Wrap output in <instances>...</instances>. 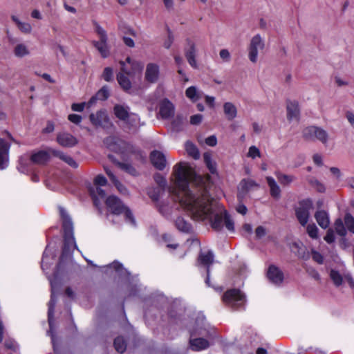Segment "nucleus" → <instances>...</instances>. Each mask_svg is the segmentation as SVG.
<instances>
[{
    "label": "nucleus",
    "mask_w": 354,
    "mask_h": 354,
    "mask_svg": "<svg viewBox=\"0 0 354 354\" xmlns=\"http://www.w3.org/2000/svg\"><path fill=\"white\" fill-rule=\"evenodd\" d=\"M50 159V154L46 151H38L32 153L30 156V160L37 165H44Z\"/></svg>",
    "instance_id": "obj_21"
},
{
    "label": "nucleus",
    "mask_w": 354,
    "mask_h": 354,
    "mask_svg": "<svg viewBox=\"0 0 354 354\" xmlns=\"http://www.w3.org/2000/svg\"><path fill=\"white\" fill-rule=\"evenodd\" d=\"M214 100H215V98L214 97H212V96L206 95L205 97V103L208 106H209L210 107H214Z\"/></svg>",
    "instance_id": "obj_63"
},
{
    "label": "nucleus",
    "mask_w": 354,
    "mask_h": 354,
    "mask_svg": "<svg viewBox=\"0 0 354 354\" xmlns=\"http://www.w3.org/2000/svg\"><path fill=\"white\" fill-rule=\"evenodd\" d=\"M106 205L109 212L115 215L124 214L125 220L132 225L136 224L133 216L130 209L115 196H109L106 200Z\"/></svg>",
    "instance_id": "obj_4"
},
{
    "label": "nucleus",
    "mask_w": 354,
    "mask_h": 354,
    "mask_svg": "<svg viewBox=\"0 0 354 354\" xmlns=\"http://www.w3.org/2000/svg\"><path fill=\"white\" fill-rule=\"evenodd\" d=\"M330 277L336 286H338L342 284V277L337 271L332 270L330 273Z\"/></svg>",
    "instance_id": "obj_45"
},
{
    "label": "nucleus",
    "mask_w": 354,
    "mask_h": 354,
    "mask_svg": "<svg viewBox=\"0 0 354 354\" xmlns=\"http://www.w3.org/2000/svg\"><path fill=\"white\" fill-rule=\"evenodd\" d=\"M55 305V301L53 299V295L51 296V299L49 301L48 304V319L50 328H52L53 321V313H54V308Z\"/></svg>",
    "instance_id": "obj_40"
},
{
    "label": "nucleus",
    "mask_w": 354,
    "mask_h": 354,
    "mask_svg": "<svg viewBox=\"0 0 354 354\" xmlns=\"http://www.w3.org/2000/svg\"><path fill=\"white\" fill-rule=\"evenodd\" d=\"M14 55L17 57H24L25 56H27L30 54V50L26 45L24 44H18L15 46L14 48Z\"/></svg>",
    "instance_id": "obj_33"
},
{
    "label": "nucleus",
    "mask_w": 354,
    "mask_h": 354,
    "mask_svg": "<svg viewBox=\"0 0 354 354\" xmlns=\"http://www.w3.org/2000/svg\"><path fill=\"white\" fill-rule=\"evenodd\" d=\"M267 277L272 283L277 285L281 284L283 281V274L282 271L274 265L269 266Z\"/></svg>",
    "instance_id": "obj_14"
},
{
    "label": "nucleus",
    "mask_w": 354,
    "mask_h": 354,
    "mask_svg": "<svg viewBox=\"0 0 354 354\" xmlns=\"http://www.w3.org/2000/svg\"><path fill=\"white\" fill-rule=\"evenodd\" d=\"M107 183L106 178L102 175H97L94 179L95 185L104 186Z\"/></svg>",
    "instance_id": "obj_50"
},
{
    "label": "nucleus",
    "mask_w": 354,
    "mask_h": 354,
    "mask_svg": "<svg viewBox=\"0 0 354 354\" xmlns=\"http://www.w3.org/2000/svg\"><path fill=\"white\" fill-rule=\"evenodd\" d=\"M10 145L4 139L0 138V169L6 168L9 159Z\"/></svg>",
    "instance_id": "obj_13"
},
{
    "label": "nucleus",
    "mask_w": 354,
    "mask_h": 354,
    "mask_svg": "<svg viewBox=\"0 0 354 354\" xmlns=\"http://www.w3.org/2000/svg\"><path fill=\"white\" fill-rule=\"evenodd\" d=\"M104 171L112 183L116 182L117 178L109 168L104 167Z\"/></svg>",
    "instance_id": "obj_62"
},
{
    "label": "nucleus",
    "mask_w": 354,
    "mask_h": 354,
    "mask_svg": "<svg viewBox=\"0 0 354 354\" xmlns=\"http://www.w3.org/2000/svg\"><path fill=\"white\" fill-rule=\"evenodd\" d=\"M159 113L162 118L168 119L173 117L174 114V106L168 100H163L160 104Z\"/></svg>",
    "instance_id": "obj_17"
},
{
    "label": "nucleus",
    "mask_w": 354,
    "mask_h": 354,
    "mask_svg": "<svg viewBox=\"0 0 354 354\" xmlns=\"http://www.w3.org/2000/svg\"><path fill=\"white\" fill-rule=\"evenodd\" d=\"M203 119V115L201 114H196L191 116L190 118V123L192 124L196 125L198 124L201 122Z\"/></svg>",
    "instance_id": "obj_54"
},
{
    "label": "nucleus",
    "mask_w": 354,
    "mask_h": 354,
    "mask_svg": "<svg viewBox=\"0 0 354 354\" xmlns=\"http://www.w3.org/2000/svg\"><path fill=\"white\" fill-rule=\"evenodd\" d=\"M185 150L189 156H192L194 159H198L200 154L197 147L191 142H187L185 143Z\"/></svg>",
    "instance_id": "obj_36"
},
{
    "label": "nucleus",
    "mask_w": 354,
    "mask_h": 354,
    "mask_svg": "<svg viewBox=\"0 0 354 354\" xmlns=\"http://www.w3.org/2000/svg\"><path fill=\"white\" fill-rule=\"evenodd\" d=\"M173 41L174 36L172 32L169 29H168V38L163 44L164 47L167 49L169 48L171 44H173Z\"/></svg>",
    "instance_id": "obj_52"
},
{
    "label": "nucleus",
    "mask_w": 354,
    "mask_h": 354,
    "mask_svg": "<svg viewBox=\"0 0 354 354\" xmlns=\"http://www.w3.org/2000/svg\"><path fill=\"white\" fill-rule=\"evenodd\" d=\"M113 113L117 118L122 122L126 120L129 113V107L122 104H115L113 107Z\"/></svg>",
    "instance_id": "obj_24"
},
{
    "label": "nucleus",
    "mask_w": 354,
    "mask_h": 354,
    "mask_svg": "<svg viewBox=\"0 0 354 354\" xmlns=\"http://www.w3.org/2000/svg\"><path fill=\"white\" fill-rule=\"evenodd\" d=\"M102 77L106 82L112 81L113 80V69L110 67H106L104 69Z\"/></svg>",
    "instance_id": "obj_47"
},
{
    "label": "nucleus",
    "mask_w": 354,
    "mask_h": 354,
    "mask_svg": "<svg viewBox=\"0 0 354 354\" xmlns=\"http://www.w3.org/2000/svg\"><path fill=\"white\" fill-rule=\"evenodd\" d=\"M152 165L158 170H163L166 166V158L159 151H153L150 154Z\"/></svg>",
    "instance_id": "obj_16"
},
{
    "label": "nucleus",
    "mask_w": 354,
    "mask_h": 354,
    "mask_svg": "<svg viewBox=\"0 0 354 354\" xmlns=\"http://www.w3.org/2000/svg\"><path fill=\"white\" fill-rule=\"evenodd\" d=\"M105 144L108 145L111 150L117 153H123L124 151L121 150L119 147L126 145V143L124 141L116 139L113 137L107 138L105 140Z\"/></svg>",
    "instance_id": "obj_25"
},
{
    "label": "nucleus",
    "mask_w": 354,
    "mask_h": 354,
    "mask_svg": "<svg viewBox=\"0 0 354 354\" xmlns=\"http://www.w3.org/2000/svg\"><path fill=\"white\" fill-rule=\"evenodd\" d=\"M256 236L259 239L266 235V229L263 226H259L255 230Z\"/></svg>",
    "instance_id": "obj_59"
},
{
    "label": "nucleus",
    "mask_w": 354,
    "mask_h": 354,
    "mask_svg": "<svg viewBox=\"0 0 354 354\" xmlns=\"http://www.w3.org/2000/svg\"><path fill=\"white\" fill-rule=\"evenodd\" d=\"M259 184L250 178L241 180L238 187V198H243L250 191L259 187Z\"/></svg>",
    "instance_id": "obj_11"
},
{
    "label": "nucleus",
    "mask_w": 354,
    "mask_h": 354,
    "mask_svg": "<svg viewBox=\"0 0 354 354\" xmlns=\"http://www.w3.org/2000/svg\"><path fill=\"white\" fill-rule=\"evenodd\" d=\"M50 153L54 156L57 157L58 158L66 162L70 167L73 168H77L78 163L71 156L59 150L51 149Z\"/></svg>",
    "instance_id": "obj_22"
},
{
    "label": "nucleus",
    "mask_w": 354,
    "mask_h": 354,
    "mask_svg": "<svg viewBox=\"0 0 354 354\" xmlns=\"http://www.w3.org/2000/svg\"><path fill=\"white\" fill-rule=\"evenodd\" d=\"M175 187L172 190L174 200L178 201L191 217L196 221H208L211 227L220 231L223 226L230 232L234 223L224 207L209 194L207 179L197 176L187 162L174 167Z\"/></svg>",
    "instance_id": "obj_1"
},
{
    "label": "nucleus",
    "mask_w": 354,
    "mask_h": 354,
    "mask_svg": "<svg viewBox=\"0 0 354 354\" xmlns=\"http://www.w3.org/2000/svg\"><path fill=\"white\" fill-rule=\"evenodd\" d=\"M93 45L97 49L103 58L109 57V48L107 44V40L100 39L97 41H93Z\"/></svg>",
    "instance_id": "obj_29"
},
{
    "label": "nucleus",
    "mask_w": 354,
    "mask_h": 354,
    "mask_svg": "<svg viewBox=\"0 0 354 354\" xmlns=\"http://www.w3.org/2000/svg\"><path fill=\"white\" fill-rule=\"evenodd\" d=\"M274 174L279 183L283 186L288 185L295 180V177L294 176L284 174L280 171H276Z\"/></svg>",
    "instance_id": "obj_32"
},
{
    "label": "nucleus",
    "mask_w": 354,
    "mask_h": 354,
    "mask_svg": "<svg viewBox=\"0 0 354 354\" xmlns=\"http://www.w3.org/2000/svg\"><path fill=\"white\" fill-rule=\"evenodd\" d=\"M312 258L315 261H316L319 264H322L324 262L323 256L317 251H312Z\"/></svg>",
    "instance_id": "obj_53"
},
{
    "label": "nucleus",
    "mask_w": 354,
    "mask_h": 354,
    "mask_svg": "<svg viewBox=\"0 0 354 354\" xmlns=\"http://www.w3.org/2000/svg\"><path fill=\"white\" fill-rule=\"evenodd\" d=\"M59 211L64 230V247L61 255L63 259L76 248L77 245L73 236V224L70 216L62 207H59Z\"/></svg>",
    "instance_id": "obj_2"
},
{
    "label": "nucleus",
    "mask_w": 354,
    "mask_h": 354,
    "mask_svg": "<svg viewBox=\"0 0 354 354\" xmlns=\"http://www.w3.org/2000/svg\"><path fill=\"white\" fill-rule=\"evenodd\" d=\"M160 76L159 66L155 63H149L146 66L145 77L147 82L154 84L158 82Z\"/></svg>",
    "instance_id": "obj_12"
},
{
    "label": "nucleus",
    "mask_w": 354,
    "mask_h": 354,
    "mask_svg": "<svg viewBox=\"0 0 354 354\" xmlns=\"http://www.w3.org/2000/svg\"><path fill=\"white\" fill-rule=\"evenodd\" d=\"M346 118H347L348 121L349 122V123L352 126H354V114L352 112L348 111L346 113Z\"/></svg>",
    "instance_id": "obj_64"
},
{
    "label": "nucleus",
    "mask_w": 354,
    "mask_h": 354,
    "mask_svg": "<svg viewBox=\"0 0 354 354\" xmlns=\"http://www.w3.org/2000/svg\"><path fill=\"white\" fill-rule=\"evenodd\" d=\"M264 47V41L260 35L257 34L251 39L248 48V58L251 62H257L259 52L263 50Z\"/></svg>",
    "instance_id": "obj_8"
},
{
    "label": "nucleus",
    "mask_w": 354,
    "mask_h": 354,
    "mask_svg": "<svg viewBox=\"0 0 354 354\" xmlns=\"http://www.w3.org/2000/svg\"><path fill=\"white\" fill-rule=\"evenodd\" d=\"M114 346L118 353H122L127 348V344L122 337H118L114 339Z\"/></svg>",
    "instance_id": "obj_39"
},
{
    "label": "nucleus",
    "mask_w": 354,
    "mask_h": 354,
    "mask_svg": "<svg viewBox=\"0 0 354 354\" xmlns=\"http://www.w3.org/2000/svg\"><path fill=\"white\" fill-rule=\"evenodd\" d=\"M204 162L212 174H214L216 171V164L212 160L211 154L209 153H205L203 154Z\"/></svg>",
    "instance_id": "obj_38"
},
{
    "label": "nucleus",
    "mask_w": 354,
    "mask_h": 354,
    "mask_svg": "<svg viewBox=\"0 0 354 354\" xmlns=\"http://www.w3.org/2000/svg\"><path fill=\"white\" fill-rule=\"evenodd\" d=\"M85 105H86L85 102L74 103L72 104L71 109L74 111L81 112L84 110Z\"/></svg>",
    "instance_id": "obj_56"
},
{
    "label": "nucleus",
    "mask_w": 354,
    "mask_h": 354,
    "mask_svg": "<svg viewBox=\"0 0 354 354\" xmlns=\"http://www.w3.org/2000/svg\"><path fill=\"white\" fill-rule=\"evenodd\" d=\"M248 157L254 159L256 158L261 157V152L259 149L256 146H251L247 154Z\"/></svg>",
    "instance_id": "obj_46"
},
{
    "label": "nucleus",
    "mask_w": 354,
    "mask_h": 354,
    "mask_svg": "<svg viewBox=\"0 0 354 354\" xmlns=\"http://www.w3.org/2000/svg\"><path fill=\"white\" fill-rule=\"evenodd\" d=\"M123 122L124 129L128 131H135L140 127V117L136 113H131Z\"/></svg>",
    "instance_id": "obj_19"
},
{
    "label": "nucleus",
    "mask_w": 354,
    "mask_h": 354,
    "mask_svg": "<svg viewBox=\"0 0 354 354\" xmlns=\"http://www.w3.org/2000/svg\"><path fill=\"white\" fill-rule=\"evenodd\" d=\"M126 61L131 66V70L127 68L125 62L120 61L121 71L117 75V80L124 91H129L131 88V83L125 75L132 76L136 71L140 72L143 68V65L141 62L132 60L130 57H127Z\"/></svg>",
    "instance_id": "obj_3"
},
{
    "label": "nucleus",
    "mask_w": 354,
    "mask_h": 354,
    "mask_svg": "<svg viewBox=\"0 0 354 354\" xmlns=\"http://www.w3.org/2000/svg\"><path fill=\"white\" fill-rule=\"evenodd\" d=\"M174 58L175 63L178 66V69L183 68L182 66L184 65V61L183 57L180 55H175Z\"/></svg>",
    "instance_id": "obj_61"
},
{
    "label": "nucleus",
    "mask_w": 354,
    "mask_h": 354,
    "mask_svg": "<svg viewBox=\"0 0 354 354\" xmlns=\"http://www.w3.org/2000/svg\"><path fill=\"white\" fill-rule=\"evenodd\" d=\"M118 166L126 172L129 173V174L132 176H136L138 174V172L131 165L128 163H118Z\"/></svg>",
    "instance_id": "obj_43"
},
{
    "label": "nucleus",
    "mask_w": 354,
    "mask_h": 354,
    "mask_svg": "<svg viewBox=\"0 0 354 354\" xmlns=\"http://www.w3.org/2000/svg\"><path fill=\"white\" fill-rule=\"evenodd\" d=\"M185 95L192 102H196L201 97V93L197 90L196 87L194 86H189L186 89Z\"/></svg>",
    "instance_id": "obj_35"
},
{
    "label": "nucleus",
    "mask_w": 354,
    "mask_h": 354,
    "mask_svg": "<svg viewBox=\"0 0 354 354\" xmlns=\"http://www.w3.org/2000/svg\"><path fill=\"white\" fill-rule=\"evenodd\" d=\"M184 53L189 64L192 68H197L198 64L196 59L197 55V49L196 41L194 38L187 37L185 39Z\"/></svg>",
    "instance_id": "obj_9"
},
{
    "label": "nucleus",
    "mask_w": 354,
    "mask_h": 354,
    "mask_svg": "<svg viewBox=\"0 0 354 354\" xmlns=\"http://www.w3.org/2000/svg\"><path fill=\"white\" fill-rule=\"evenodd\" d=\"M219 56L223 62H228L230 60V53L227 49H222L219 52Z\"/></svg>",
    "instance_id": "obj_51"
},
{
    "label": "nucleus",
    "mask_w": 354,
    "mask_h": 354,
    "mask_svg": "<svg viewBox=\"0 0 354 354\" xmlns=\"http://www.w3.org/2000/svg\"><path fill=\"white\" fill-rule=\"evenodd\" d=\"M109 97V89L107 86H102L97 93L87 102V106L91 107L97 100H106Z\"/></svg>",
    "instance_id": "obj_20"
},
{
    "label": "nucleus",
    "mask_w": 354,
    "mask_h": 354,
    "mask_svg": "<svg viewBox=\"0 0 354 354\" xmlns=\"http://www.w3.org/2000/svg\"><path fill=\"white\" fill-rule=\"evenodd\" d=\"M113 183L120 193L124 194L127 192L126 187L122 185L118 179L116 180V182H113Z\"/></svg>",
    "instance_id": "obj_60"
},
{
    "label": "nucleus",
    "mask_w": 354,
    "mask_h": 354,
    "mask_svg": "<svg viewBox=\"0 0 354 354\" xmlns=\"http://www.w3.org/2000/svg\"><path fill=\"white\" fill-rule=\"evenodd\" d=\"M286 109L288 120L290 121H298L300 114L298 102L296 101H288Z\"/></svg>",
    "instance_id": "obj_18"
},
{
    "label": "nucleus",
    "mask_w": 354,
    "mask_h": 354,
    "mask_svg": "<svg viewBox=\"0 0 354 354\" xmlns=\"http://www.w3.org/2000/svg\"><path fill=\"white\" fill-rule=\"evenodd\" d=\"M95 31L99 35L100 39L108 40L106 32L97 24L95 25Z\"/></svg>",
    "instance_id": "obj_48"
},
{
    "label": "nucleus",
    "mask_w": 354,
    "mask_h": 354,
    "mask_svg": "<svg viewBox=\"0 0 354 354\" xmlns=\"http://www.w3.org/2000/svg\"><path fill=\"white\" fill-rule=\"evenodd\" d=\"M175 225L179 231L183 232L189 233L192 230V225L182 217H178L176 218Z\"/></svg>",
    "instance_id": "obj_31"
},
{
    "label": "nucleus",
    "mask_w": 354,
    "mask_h": 354,
    "mask_svg": "<svg viewBox=\"0 0 354 354\" xmlns=\"http://www.w3.org/2000/svg\"><path fill=\"white\" fill-rule=\"evenodd\" d=\"M57 142L62 147H72L77 144V140L75 137L69 133H59L57 136Z\"/></svg>",
    "instance_id": "obj_15"
},
{
    "label": "nucleus",
    "mask_w": 354,
    "mask_h": 354,
    "mask_svg": "<svg viewBox=\"0 0 354 354\" xmlns=\"http://www.w3.org/2000/svg\"><path fill=\"white\" fill-rule=\"evenodd\" d=\"M313 208V202L310 199L302 200L295 208V214L299 223L305 226L309 219L310 210Z\"/></svg>",
    "instance_id": "obj_7"
},
{
    "label": "nucleus",
    "mask_w": 354,
    "mask_h": 354,
    "mask_svg": "<svg viewBox=\"0 0 354 354\" xmlns=\"http://www.w3.org/2000/svg\"><path fill=\"white\" fill-rule=\"evenodd\" d=\"M302 133L304 138L308 140H319L325 144L328 140V133L324 129L316 126H310L305 128Z\"/></svg>",
    "instance_id": "obj_6"
},
{
    "label": "nucleus",
    "mask_w": 354,
    "mask_h": 354,
    "mask_svg": "<svg viewBox=\"0 0 354 354\" xmlns=\"http://www.w3.org/2000/svg\"><path fill=\"white\" fill-rule=\"evenodd\" d=\"M324 239L328 243H332L335 241V234L334 231L332 229H328L326 232V234L324 236Z\"/></svg>",
    "instance_id": "obj_49"
},
{
    "label": "nucleus",
    "mask_w": 354,
    "mask_h": 354,
    "mask_svg": "<svg viewBox=\"0 0 354 354\" xmlns=\"http://www.w3.org/2000/svg\"><path fill=\"white\" fill-rule=\"evenodd\" d=\"M223 112L226 118L232 121L237 116V108L232 102H225L223 104Z\"/></svg>",
    "instance_id": "obj_27"
},
{
    "label": "nucleus",
    "mask_w": 354,
    "mask_h": 354,
    "mask_svg": "<svg viewBox=\"0 0 354 354\" xmlns=\"http://www.w3.org/2000/svg\"><path fill=\"white\" fill-rule=\"evenodd\" d=\"M266 181L270 188V195L273 198H279L281 195V189L275 180L271 176H267Z\"/></svg>",
    "instance_id": "obj_28"
},
{
    "label": "nucleus",
    "mask_w": 354,
    "mask_h": 354,
    "mask_svg": "<svg viewBox=\"0 0 354 354\" xmlns=\"http://www.w3.org/2000/svg\"><path fill=\"white\" fill-rule=\"evenodd\" d=\"M214 254L212 251L201 252L198 256V261L200 263L207 268L213 263Z\"/></svg>",
    "instance_id": "obj_30"
},
{
    "label": "nucleus",
    "mask_w": 354,
    "mask_h": 354,
    "mask_svg": "<svg viewBox=\"0 0 354 354\" xmlns=\"http://www.w3.org/2000/svg\"><path fill=\"white\" fill-rule=\"evenodd\" d=\"M223 301L227 306L233 308H238L245 304V299L241 290L230 289L224 293Z\"/></svg>",
    "instance_id": "obj_5"
},
{
    "label": "nucleus",
    "mask_w": 354,
    "mask_h": 354,
    "mask_svg": "<svg viewBox=\"0 0 354 354\" xmlns=\"http://www.w3.org/2000/svg\"><path fill=\"white\" fill-rule=\"evenodd\" d=\"M344 223L346 229L350 232L354 234V218L350 214L345 215Z\"/></svg>",
    "instance_id": "obj_41"
},
{
    "label": "nucleus",
    "mask_w": 354,
    "mask_h": 354,
    "mask_svg": "<svg viewBox=\"0 0 354 354\" xmlns=\"http://www.w3.org/2000/svg\"><path fill=\"white\" fill-rule=\"evenodd\" d=\"M4 346L6 348L13 351H16L18 349V345L16 342L13 339L8 337L5 339Z\"/></svg>",
    "instance_id": "obj_44"
},
{
    "label": "nucleus",
    "mask_w": 354,
    "mask_h": 354,
    "mask_svg": "<svg viewBox=\"0 0 354 354\" xmlns=\"http://www.w3.org/2000/svg\"><path fill=\"white\" fill-rule=\"evenodd\" d=\"M155 180L156 183L159 185V186L162 188H165V186L167 185L166 180L160 175L156 176L155 177Z\"/></svg>",
    "instance_id": "obj_58"
},
{
    "label": "nucleus",
    "mask_w": 354,
    "mask_h": 354,
    "mask_svg": "<svg viewBox=\"0 0 354 354\" xmlns=\"http://www.w3.org/2000/svg\"><path fill=\"white\" fill-rule=\"evenodd\" d=\"M315 218L321 227L326 229L329 226L330 219L326 212L324 210L317 211L315 214Z\"/></svg>",
    "instance_id": "obj_26"
},
{
    "label": "nucleus",
    "mask_w": 354,
    "mask_h": 354,
    "mask_svg": "<svg viewBox=\"0 0 354 354\" xmlns=\"http://www.w3.org/2000/svg\"><path fill=\"white\" fill-rule=\"evenodd\" d=\"M190 348L192 351H199L209 347V342L204 338H196L189 340Z\"/></svg>",
    "instance_id": "obj_23"
},
{
    "label": "nucleus",
    "mask_w": 354,
    "mask_h": 354,
    "mask_svg": "<svg viewBox=\"0 0 354 354\" xmlns=\"http://www.w3.org/2000/svg\"><path fill=\"white\" fill-rule=\"evenodd\" d=\"M334 227L337 234L341 236H344L346 234V230L345 223L344 224L341 218H337L334 224Z\"/></svg>",
    "instance_id": "obj_37"
},
{
    "label": "nucleus",
    "mask_w": 354,
    "mask_h": 354,
    "mask_svg": "<svg viewBox=\"0 0 354 354\" xmlns=\"http://www.w3.org/2000/svg\"><path fill=\"white\" fill-rule=\"evenodd\" d=\"M306 231L310 238L313 239L318 238V228L314 223L308 225Z\"/></svg>",
    "instance_id": "obj_42"
},
{
    "label": "nucleus",
    "mask_w": 354,
    "mask_h": 354,
    "mask_svg": "<svg viewBox=\"0 0 354 354\" xmlns=\"http://www.w3.org/2000/svg\"><path fill=\"white\" fill-rule=\"evenodd\" d=\"M68 118L71 122L76 124H78L82 121V117L77 114H70Z\"/></svg>",
    "instance_id": "obj_55"
},
{
    "label": "nucleus",
    "mask_w": 354,
    "mask_h": 354,
    "mask_svg": "<svg viewBox=\"0 0 354 354\" xmlns=\"http://www.w3.org/2000/svg\"><path fill=\"white\" fill-rule=\"evenodd\" d=\"M12 21L15 23L18 28L24 33L28 34L32 30V27L30 24L21 21L18 17L15 15L12 16Z\"/></svg>",
    "instance_id": "obj_34"
},
{
    "label": "nucleus",
    "mask_w": 354,
    "mask_h": 354,
    "mask_svg": "<svg viewBox=\"0 0 354 354\" xmlns=\"http://www.w3.org/2000/svg\"><path fill=\"white\" fill-rule=\"evenodd\" d=\"M205 143L210 147H214L217 144V139L214 136H209L205 139Z\"/></svg>",
    "instance_id": "obj_57"
},
{
    "label": "nucleus",
    "mask_w": 354,
    "mask_h": 354,
    "mask_svg": "<svg viewBox=\"0 0 354 354\" xmlns=\"http://www.w3.org/2000/svg\"><path fill=\"white\" fill-rule=\"evenodd\" d=\"M91 122L95 127L108 129L112 126V123L105 110H100L95 113L89 115Z\"/></svg>",
    "instance_id": "obj_10"
}]
</instances>
